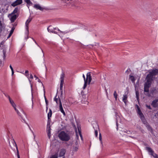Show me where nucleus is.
Returning <instances> with one entry per match:
<instances>
[{
  "mask_svg": "<svg viewBox=\"0 0 158 158\" xmlns=\"http://www.w3.org/2000/svg\"><path fill=\"white\" fill-rule=\"evenodd\" d=\"M11 16L10 18V19L11 23H13L15 20L16 19L18 16L16 15H10L9 16Z\"/></svg>",
  "mask_w": 158,
  "mask_h": 158,
  "instance_id": "9",
  "label": "nucleus"
},
{
  "mask_svg": "<svg viewBox=\"0 0 158 158\" xmlns=\"http://www.w3.org/2000/svg\"><path fill=\"white\" fill-rule=\"evenodd\" d=\"M18 9L17 7L15 8L11 13L9 14L8 17H9L10 15H14L18 11Z\"/></svg>",
  "mask_w": 158,
  "mask_h": 158,
  "instance_id": "18",
  "label": "nucleus"
},
{
  "mask_svg": "<svg viewBox=\"0 0 158 158\" xmlns=\"http://www.w3.org/2000/svg\"><path fill=\"white\" fill-rule=\"evenodd\" d=\"M34 77L36 78V79H38V81L40 83H41L42 84L43 86V84L41 82L40 80L35 75H34Z\"/></svg>",
  "mask_w": 158,
  "mask_h": 158,
  "instance_id": "33",
  "label": "nucleus"
},
{
  "mask_svg": "<svg viewBox=\"0 0 158 158\" xmlns=\"http://www.w3.org/2000/svg\"><path fill=\"white\" fill-rule=\"evenodd\" d=\"M28 73V70H26L25 72V73L26 74ZM25 75L27 76L28 77V74H26Z\"/></svg>",
  "mask_w": 158,
  "mask_h": 158,
  "instance_id": "48",
  "label": "nucleus"
},
{
  "mask_svg": "<svg viewBox=\"0 0 158 158\" xmlns=\"http://www.w3.org/2000/svg\"><path fill=\"white\" fill-rule=\"evenodd\" d=\"M9 145L10 147L12 148L13 147H15L16 148L17 147V145L14 139L12 138L11 142H9Z\"/></svg>",
  "mask_w": 158,
  "mask_h": 158,
  "instance_id": "7",
  "label": "nucleus"
},
{
  "mask_svg": "<svg viewBox=\"0 0 158 158\" xmlns=\"http://www.w3.org/2000/svg\"><path fill=\"white\" fill-rule=\"evenodd\" d=\"M30 78L31 79H33V76L31 74L30 75Z\"/></svg>",
  "mask_w": 158,
  "mask_h": 158,
  "instance_id": "50",
  "label": "nucleus"
},
{
  "mask_svg": "<svg viewBox=\"0 0 158 158\" xmlns=\"http://www.w3.org/2000/svg\"><path fill=\"white\" fill-rule=\"evenodd\" d=\"M59 109L60 110V112L63 114L64 116H65L66 115V114L64 111L61 103V101L59 99Z\"/></svg>",
  "mask_w": 158,
  "mask_h": 158,
  "instance_id": "6",
  "label": "nucleus"
},
{
  "mask_svg": "<svg viewBox=\"0 0 158 158\" xmlns=\"http://www.w3.org/2000/svg\"><path fill=\"white\" fill-rule=\"evenodd\" d=\"M7 97L8 98L9 100V101H10V99H12L10 98V96H9V95H7Z\"/></svg>",
  "mask_w": 158,
  "mask_h": 158,
  "instance_id": "54",
  "label": "nucleus"
},
{
  "mask_svg": "<svg viewBox=\"0 0 158 158\" xmlns=\"http://www.w3.org/2000/svg\"><path fill=\"white\" fill-rule=\"evenodd\" d=\"M15 111L17 113V114L19 116H20L21 118L24 120V119L23 118V117H22V115H21V113H20V112H19V110L17 108H15Z\"/></svg>",
  "mask_w": 158,
  "mask_h": 158,
  "instance_id": "15",
  "label": "nucleus"
},
{
  "mask_svg": "<svg viewBox=\"0 0 158 158\" xmlns=\"http://www.w3.org/2000/svg\"><path fill=\"white\" fill-rule=\"evenodd\" d=\"M75 144L76 145V146L73 147V151L77 152L78 151L79 148L78 142L77 141H76Z\"/></svg>",
  "mask_w": 158,
  "mask_h": 158,
  "instance_id": "13",
  "label": "nucleus"
},
{
  "mask_svg": "<svg viewBox=\"0 0 158 158\" xmlns=\"http://www.w3.org/2000/svg\"><path fill=\"white\" fill-rule=\"evenodd\" d=\"M74 128H76V126H75V125H74Z\"/></svg>",
  "mask_w": 158,
  "mask_h": 158,
  "instance_id": "63",
  "label": "nucleus"
},
{
  "mask_svg": "<svg viewBox=\"0 0 158 158\" xmlns=\"http://www.w3.org/2000/svg\"><path fill=\"white\" fill-rule=\"evenodd\" d=\"M84 81V84L83 87V89H85L87 86V84L90 85L92 80V77L91 75V72H89L87 73L86 77L85 78V75L83 74L82 75Z\"/></svg>",
  "mask_w": 158,
  "mask_h": 158,
  "instance_id": "2",
  "label": "nucleus"
},
{
  "mask_svg": "<svg viewBox=\"0 0 158 158\" xmlns=\"http://www.w3.org/2000/svg\"><path fill=\"white\" fill-rule=\"evenodd\" d=\"M5 28V26L4 24H3L1 21H0V30L1 31L3 29H4Z\"/></svg>",
  "mask_w": 158,
  "mask_h": 158,
  "instance_id": "20",
  "label": "nucleus"
},
{
  "mask_svg": "<svg viewBox=\"0 0 158 158\" xmlns=\"http://www.w3.org/2000/svg\"><path fill=\"white\" fill-rule=\"evenodd\" d=\"M99 139L101 143L102 144V137L101 134V133H99Z\"/></svg>",
  "mask_w": 158,
  "mask_h": 158,
  "instance_id": "29",
  "label": "nucleus"
},
{
  "mask_svg": "<svg viewBox=\"0 0 158 158\" xmlns=\"http://www.w3.org/2000/svg\"><path fill=\"white\" fill-rule=\"evenodd\" d=\"M79 135L81 138V139H83V137H82V134H81V132H79Z\"/></svg>",
  "mask_w": 158,
  "mask_h": 158,
  "instance_id": "47",
  "label": "nucleus"
},
{
  "mask_svg": "<svg viewBox=\"0 0 158 158\" xmlns=\"http://www.w3.org/2000/svg\"><path fill=\"white\" fill-rule=\"evenodd\" d=\"M146 149L150 153V155L152 156L154 158H155L158 157L157 155L154 153V152L151 148L147 147Z\"/></svg>",
  "mask_w": 158,
  "mask_h": 158,
  "instance_id": "4",
  "label": "nucleus"
},
{
  "mask_svg": "<svg viewBox=\"0 0 158 158\" xmlns=\"http://www.w3.org/2000/svg\"><path fill=\"white\" fill-rule=\"evenodd\" d=\"M48 30L49 32L57 34V32L55 31V30L58 29V28L53 27L52 26H49L48 28Z\"/></svg>",
  "mask_w": 158,
  "mask_h": 158,
  "instance_id": "5",
  "label": "nucleus"
},
{
  "mask_svg": "<svg viewBox=\"0 0 158 158\" xmlns=\"http://www.w3.org/2000/svg\"><path fill=\"white\" fill-rule=\"evenodd\" d=\"M34 7L36 9L42 11L45 9L44 8L41 7L40 5L38 4H35L34 6Z\"/></svg>",
  "mask_w": 158,
  "mask_h": 158,
  "instance_id": "12",
  "label": "nucleus"
},
{
  "mask_svg": "<svg viewBox=\"0 0 158 158\" xmlns=\"http://www.w3.org/2000/svg\"><path fill=\"white\" fill-rule=\"evenodd\" d=\"M21 110V111H22V112L23 113V114H24V111H23V110H21Z\"/></svg>",
  "mask_w": 158,
  "mask_h": 158,
  "instance_id": "57",
  "label": "nucleus"
},
{
  "mask_svg": "<svg viewBox=\"0 0 158 158\" xmlns=\"http://www.w3.org/2000/svg\"><path fill=\"white\" fill-rule=\"evenodd\" d=\"M52 112L51 110V109H49V112L48 113V120L50 119V117H51L52 116Z\"/></svg>",
  "mask_w": 158,
  "mask_h": 158,
  "instance_id": "25",
  "label": "nucleus"
},
{
  "mask_svg": "<svg viewBox=\"0 0 158 158\" xmlns=\"http://www.w3.org/2000/svg\"><path fill=\"white\" fill-rule=\"evenodd\" d=\"M135 93H136V97L137 99V100L138 101H139V93L138 91H136Z\"/></svg>",
  "mask_w": 158,
  "mask_h": 158,
  "instance_id": "27",
  "label": "nucleus"
},
{
  "mask_svg": "<svg viewBox=\"0 0 158 158\" xmlns=\"http://www.w3.org/2000/svg\"><path fill=\"white\" fill-rule=\"evenodd\" d=\"M76 136H77V137H78V135L77 134V133H76Z\"/></svg>",
  "mask_w": 158,
  "mask_h": 158,
  "instance_id": "61",
  "label": "nucleus"
},
{
  "mask_svg": "<svg viewBox=\"0 0 158 158\" xmlns=\"http://www.w3.org/2000/svg\"><path fill=\"white\" fill-rule=\"evenodd\" d=\"M16 149L17 154V156L18 158H20L18 147H17V148H16Z\"/></svg>",
  "mask_w": 158,
  "mask_h": 158,
  "instance_id": "34",
  "label": "nucleus"
},
{
  "mask_svg": "<svg viewBox=\"0 0 158 158\" xmlns=\"http://www.w3.org/2000/svg\"><path fill=\"white\" fill-rule=\"evenodd\" d=\"M156 91V89L155 88H153L151 90L150 92L151 93L153 94Z\"/></svg>",
  "mask_w": 158,
  "mask_h": 158,
  "instance_id": "42",
  "label": "nucleus"
},
{
  "mask_svg": "<svg viewBox=\"0 0 158 158\" xmlns=\"http://www.w3.org/2000/svg\"><path fill=\"white\" fill-rule=\"evenodd\" d=\"M158 99H156L152 102L151 105L153 107L156 108L158 106Z\"/></svg>",
  "mask_w": 158,
  "mask_h": 158,
  "instance_id": "11",
  "label": "nucleus"
},
{
  "mask_svg": "<svg viewBox=\"0 0 158 158\" xmlns=\"http://www.w3.org/2000/svg\"><path fill=\"white\" fill-rule=\"evenodd\" d=\"M146 127L149 131H152V127H151L150 125L148 124V123L146 125Z\"/></svg>",
  "mask_w": 158,
  "mask_h": 158,
  "instance_id": "26",
  "label": "nucleus"
},
{
  "mask_svg": "<svg viewBox=\"0 0 158 158\" xmlns=\"http://www.w3.org/2000/svg\"><path fill=\"white\" fill-rule=\"evenodd\" d=\"M24 1L28 5H30L32 4L30 0H24Z\"/></svg>",
  "mask_w": 158,
  "mask_h": 158,
  "instance_id": "28",
  "label": "nucleus"
},
{
  "mask_svg": "<svg viewBox=\"0 0 158 158\" xmlns=\"http://www.w3.org/2000/svg\"><path fill=\"white\" fill-rule=\"evenodd\" d=\"M64 82H60V88L61 90H62Z\"/></svg>",
  "mask_w": 158,
  "mask_h": 158,
  "instance_id": "37",
  "label": "nucleus"
},
{
  "mask_svg": "<svg viewBox=\"0 0 158 158\" xmlns=\"http://www.w3.org/2000/svg\"><path fill=\"white\" fill-rule=\"evenodd\" d=\"M98 131L97 130H95V134L96 137H97L98 136Z\"/></svg>",
  "mask_w": 158,
  "mask_h": 158,
  "instance_id": "46",
  "label": "nucleus"
},
{
  "mask_svg": "<svg viewBox=\"0 0 158 158\" xmlns=\"http://www.w3.org/2000/svg\"><path fill=\"white\" fill-rule=\"evenodd\" d=\"M16 104L15 105L13 106H12L13 107V108L15 109V108L16 107Z\"/></svg>",
  "mask_w": 158,
  "mask_h": 158,
  "instance_id": "52",
  "label": "nucleus"
},
{
  "mask_svg": "<svg viewBox=\"0 0 158 158\" xmlns=\"http://www.w3.org/2000/svg\"><path fill=\"white\" fill-rule=\"evenodd\" d=\"M148 72L149 74L146 77V81L144 85V91L147 92L148 94L149 91V88L153 80V76L158 74V69H156L149 70Z\"/></svg>",
  "mask_w": 158,
  "mask_h": 158,
  "instance_id": "1",
  "label": "nucleus"
},
{
  "mask_svg": "<svg viewBox=\"0 0 158 158\" xmlns=\"http://www.w3.org/2000/svg\"><path fill=\"white\" fill-rule=\"evenodd\" d=\"M86 31V30L85 29V30H84V31H83L82 32L84 33H85L84 31Z\"/></svg>",
  "mask_w": 158,
  "mask_h": 158,
  "instance_id": "59",
  "label": "nucleus"
},
{
  "mask_svg": "<svg viewBox=\"0 0 158 158\" xmlns=\"http://www.w3.org/2000/svg\"><path fill=\"white\" fill-rule=\"evenodd\" d=\"M9 102L12 106L15 105V104L14 103V101L12 99H10Z\"/></svg>",
  "mask_w": 158,
  "mask_h": 158,
  "instance_id": "30",
  "label": "nucleus"
},
{
  "mask_svg": "<svg viewBox=\"0 0 158 158\" xmlns=\"http://www.w3.org/2000/svg\"><path fill=\"white\" fill-rule=\"evenodd\" d=\"M57 155L56 154L52 155L50 158H57Z\"/></svg>",
  "mask_w": 158,
  "mask_h": 158,
  "instance_id": "41",
  "label": "nucleus"
},
{
  "mask_svg": "<svg viewBox=\"0 0 158 158\" xmlns=\"http://www.w3.org/2000/svg\"><path fill=\"white\" fill-rule=\"evenodd\" d=\"M129 79L131 80V81L133 83H135V79L134 77L133 76L131 75H129Z\"/></svg>",
  "mask_w": 158,
  "mask_h": 158,
  "instance_id": "23",
  "label": "nucleus"
},
{
  "mask_svg": "<svg viewBox=\"0 0 158 158\" xmlns=\"http://www.w3.org/2000/svg\"><path fill=\"white\" fill-rule=\"evenodd\" d=\"M69 3L72 5V6H75L76 1L75 0H69Z\"/></svg>",
  "mask_w": 158,
  "mask_h": 158,
  "instance_id": "24",
  "label": "nucleus"
},
{
  "mask_svg": "<svg viewBox=\"0 0 158 158\" xmlns=\"http://www.w3.org/2000/svg\"><path fill=\"white\" fill-rule=\"evenodd\" d=\"M124 132L127 133V134H130L131 133V132L130 131H127V130H125L124 131Z\"/></svg>",
  "mask_w": 158,
  "mask_h": 158,
  "instance_id": "36",
  "label": "nucleus"
},
{
  "mask_svg": "<svg viewBox=\"0 0 158 158\" xmlns=\"http://www.w3.org/2000/svg\"><path fill=\"white\" fill-rule=\"evenodd\" d=\"M32 20V18H29L26 21L25 23V25L26 27V29L27 32L29 31V23L31 22Z\"/></svg>",
  "mask_w": 158,
  "mask_h": 158,
  "instance_id": "10",
  "label": "nucleus"
},
{
  "mask_svg": "<svg viewBox=\"0 0 158 158\" xmlns=\"http://www.w3.org/2000/svg\"><path fill=\"white\" fill-rule=\"evenodd\" d=\"M60 139L63 141H68L70 139V136L69 134L65 132L64 131H62L58 135Z\"/></svg>",
  "mask_w": 158,
  "mask_h": 158,
  "instance_id": "3",
  "label": "nucleus"
},
{
  "mask_svg": "<svg viewBox=\"0 0 158 158\" xmlns=\"http://www.w3.org/2000/svg\"><path fill=\"white\" fill-rule=\"evenodd\" d=\"M66 151L64 149H62L61 150L60 152V156H64L65 153Z\"/></svg>",
  "mask_w": 158,
  "mask_h": 158,
  "instance_id": "21",
  "label": "nucleus"
},
{
  "mask_svg": "<svg viewBox=\"0 0 158 158\" xmlns=\"http://www.w3.org/2000/svg\"><path fill=\"white\" fill-rule=\"evenodd\" d=\"M116 125L117 127H118V125L117 120H116Z\"/></svg>",
  "mask_w": 158,
  "mask_h": 158,
  "instance_id": "53",
  "label": "nucleus"
},
{
  "mask_svg": "<svg viewBox=\"0 0 158 158\" xmlns=\"http://www.w3.org/2000/svg\"><path fill=\"white\" fill-rule=\"evenodd\" d=\"M142 121L143 122V123L146 125L147 124H148V123L146 121L145 119L144 118H143V119H141Z\"/></svg>",
  "mask_w": 158,
  "mask_h": 158,
  "instance_id": "38",
  "label": "nucleus"
},
{
  "mask_svg": "<svg viewBox=\"0 0 158 158\" xmlns=\"http://www.w3.org/2000/svg\"><path fill=\"white\" fill-rule=\"evenodd\" d=\"M15 29V27H13L11 28V29L10 31V33L12 34L13 33V32L14 31V30Z\"/></svg>",
  "mask_w": 158,
  "mask_h": 158,
  "instance_id": "35",
  "label": "nucleus"
},
{
  "mask_svg": "<svg viewBox=\"0 0 158 158\" xmlns=\"http://www.w3.org/2000/svg\"><path fill=\"white\" fill-rule=\"evenodd\" d=\"M2 52H3V59H5L6 57V51L5 50H3L2 51Z\"/></svg>",
  "mask_w": 158,
  "mask_h": 158,
  "instance_id": "31",
  "label": "nucleus"
},
{
  "mask_svg": "<svg viewBox=\"0 0 158 158\" xmlns=\"http://www.w3.org/2000/svg\"><path fill=\"white\" fill-rule=\"evenodd\" d=\"M10 68L11 69V70L12 74V75H13L14 73V72L13 69L12 67V66H11V65H10Z\"/></svg>",
  "mask_w": 158,
  "mask_h": 158,
  "instance_id": "40",
  "label": "nucleus"
},
{
  "mask_svg": "<svg viewBox=\"0 0 158 158\" xmlns=\"http://www.w3.org/2000/svg\"><path fill=\"white\" fill-rule=\"evenodd\" d=\"M59 99H60H60L59 98V96L57 98V94L54 98V101L56 102L57 104H59Z\"/></svg>",
  "mask_w": 158,
  "mask_h": 158,
  "instance_id": "19",
  "label": "nucleus"
},
{
  "mask_svg": "<svg viewBox=\"0 0 158 158\" xmlns=\"http://www.w3.org/2000/svg\"><path fill=\"white\" fill-rule=\"evenodd\" d=\"M46 109H47V110L48 109V106H46Z\"/></svg>",
  "mask_w": 158,
  "mask_h": 158,
  "instance_id": "60",
  "label": "nucleus"
},
{
  "mask_svg": "<svg viewBox=\"0 0 158 158\" xmlns=\"http://www.w3.org/2000/svg\"><path fill=\"white\" fill-rule=\"evenodd\" d=\"M114 97L115 98L116 100L117 98V96H118V94H117L116 92V91H114Z\"/></svg>",
  "mask_w": 158,
  "mask_h": 158,
  "instance_id": "32",
  "label": "nucleus"
},
{
  "mask_svg": "<svg viewBox=\"0 0 158 158\" xmlns=\"http://www.w3.org/2000/svg\"><path fill=\"white\" fill-rule=\"evenodd\" d=\"M45 102L46 103V106H48V102L45 97Z\"/></svg>",
  "mask_w": 158,
  "mask_h": 158,
  "instance_id": "45",
  "label": "nucleus"
},
{
  "mask_svg": "<svg viewBox=\"0 0 158 158\" xmlns=\"http://www.w3.org/2000/svg\"><path fill=\"white\" fill-rule=\"evenodd\" d=\"M29 81H30V82H31V81H30L29 79Z\"/></svg>",
  "mask_w": 158,
  "mask_h": 158,
  "instance_id": "64",
  "label": "nucleus"
},
{
  "mask_svg": "<svg viewBox=\"0 0 158 158\" xmlns=\"http://www.w3.org/2000/svg\"><path fill=\"white\" fill-rule=\"evenodd\" d=\"M22 2V0H16L11 4V6L15 7L17 5L20 4Z\"/></svg>",
  "mask_w": 158,
  "mask_h": 158,
  "instance_id": "8",
  "label": "nucleus"
},
{
  "mask_svg": "<svg viewBox=\"0 0 158 158\" xmlns=\"http://www.w3.org/2000/svg\"><path fill=\"white\" fill-rule=\"evenodd\" d=\"M11 35H12L11 34L9 33V34L7 37V38H10L11 36Z\"/></svg>",
  "mask_w": 158,
  "mask_h": 158,
  "instance_id": "51",
  "label": "nucleus"
},
{
  "mask_svg": "<svg viewBox=\"0 0 158 158\" xmlns=\"http://www.w3.org/2000/svg\"><path fill=\"white\" fill-rule=\"evenodd\" d=\"M77 129L79 132H81V127L79 126H77Z\"/></svg>",
  "mask_w": 158,
  "mask_h": 158,
  "instance_id": "44",
  "label": "nucleus"
},
{
  "mask_svg": "<svg viewBox=\"0 0 158 158\" xmlns=\"http://www.w3.org/2000/svg\"><path fill=\"white\" fill-rule=\"evenodd\" d=\"M63 95V90H61V97Z\"/></svg>",
  "mask_w": 158,
  "mask_h": 158,
  "instance_id": "55",
  "label": "nucleus"
},
{
  "mask_svg": "<svg viewBox=\"0 0 158 158\" xmlns=\"http://www.w3.org/2000/svg\"><path fill=\"white\" fill-rule=\"evenodd\" d=\"M146 107L149 110H152V109L150 105H146Z\"/></svg>",
  "mask_w": 158,
  "mask_h": 158,
  "instance_id": "43",
  "label": "nucleus"
},
{
  "mask_svg": "<svg viewBox=\"0 0 158 158\" xmlns=\"http://www.w3.org/2000/svg\"><path fill=\"white\" fill-rule=\"evenodd\" d=\"M3 42H2L0 44V46L1 47V45H3Z\"/></svg>",
  "mask_w": 158,
  "mask_h": 158,
  "instance_id": "56",
  "label": "nucleus"
},
{
  "mask_svg": "<svg viewBox=\"0 0 158 158\" xmlns=\"http://www.w3.org/2000/svg\"><path fill=\"white\" fill-rule=\"evenodd\" d=\"M51 128L50 127V126H49V127H48V128L47 129L48 135V136L49 139L50 138L51 136Z\"/></svg>",
  "mask_w": 158,
  "mask_h": 158,
  "instance_id": "16",
  "label": "nucleus"
},
{
  "mask_svg": "<svg viewBox=\"0 0 158 158\" xmlns=\"http://www.w3.org/2000/svg\"><path fill=\"white\" fill-rule=\"evenodd\" d=\"M57 30L60 31L61 33H62L63 34H66L68 33V31H61L59 29H58Z\"/></svg>",
  "mask_w": 158,
  "mask_h": 158,
  "instance_id": "39",
  "label": "nucleus"
},
{
  "mask_svg": "<svg viewBox=\"0 0 158 158\" xmlns=\"http://www.w3.org/2000/svg\"><path fill=\"white\" fill-rule=\"evenodd\" d=\"M116 129H117V130H118V127H117Z\"/></svg>",
  "mask_w": 158,
  "mask_h": 158,
  "instance_id": "62",
  "label": "nucleus"
},
{
  "mask_svg": "<svg viewBox=\"0 0 158 158\" xmlns=\"http://www.w3.org/2000/svg\"><path fill=\"white\" fill-rule=\"evenodd\" d=\"M65 2L66 3H69V0H65Z\"/></svg>",
  "mask_w": 158,
  "mask_h": 158,
  "instance_id": "49",
  "label": "nucleus"
},
{
  "mask_svg": "<svg viewBox=\"0 0 158 158\" xmlns=\"http://www.w3.org/2000/svg\"><path fill=\"white\" fill-rule=\"evenodd\" d=\"M138 113L141 119H143V118H144V116L139 108H138Z\"/></svg>",
  "mask_w": 158,
  "mask_h": 158,
  "instance_id": "14",
  "label": "nucleus"
},
{
  "mask_svg": "<svg viewBox=\"0 0 158 158\" xmlns=\"http://www.w3.org/2000/svg\"><path fill=\"white\" fill-rule=\"evenodd\" d=\"M65 77V74L64 73L62 72L61 75L60 77V82H64V78Z\"/></svg>",
  "mask_w": 158,
  "mask_h": 158,
  "instance_id": "17",
  "label": "nucleus"
},
{
  "mask_svg": "<svg viewBox=\"0 0 158 158\" xmlns=\"http://www.w3.org/2000/svg\"><path fill=\"white\" fill-rule=\"evenodd\" d=\"M127 97L126 94H124L123 98V101L125 103H126V100L127 99Z\"/></svg>",
  "mask_w": 158,
  "mask_h": 158,
  "instance_id": "22",
  "label": "nucleus"
},
{
  "mask_svg": "<svg viewBox=\"0 0 158 158\" xmlns=\"http://www.w3.org/2000/svg\"><path fill=\"white\" fill-rule=\"evenodd\" d=\"M34 41H35V43L37 44V45L38 46H39L37 44V43L36 42V41H35V40H34Z\"/></svg>",
  "mask_w": 158,
  "mask_h": 158,
  "instance_id": "58",
  "label": "nucleus"
}]
</instances>
